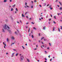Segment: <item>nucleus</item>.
<instances>
[{"label": "nucleus", "mask_w": 62, "mask_h": 62, "mask_svg": "<svg viewBox=\"0 0 62 62\" xmlns=\"http://www.w3.org/2000/svg\"><path fill=\"white\" fill-rule=\"evenodd\" d=\"M7 25L5 24V25L4 26L3 28L2 29V32H5V30L8 29H7Z\"/></svg>", "instance_id": "nucleus-1"}, {"label": "nucleus", "mask_w": 62, "mask_h": 62, "mask_svg": "<svg viewBox=\"0 0 62 62\" xmlns=\"http://www.w3.org/2000/svg\"><path fill=\"white\" fill-rule=\"evenodd\" d=\"M23 59V56H22L20 57V60L21 61H22Z\"/></svg>", "instance_id": "nucleus-2"}, {"label": "nucleus", "mask_w": 62, "mask_h": 62, "mask_svg": "<svg viewBox=\"0 0 62 62\" xmlns=\"http://www.w3.org/2000/svg\"><path fill=\"white\" fill-rule=\"evenodd\" d=\"M11 39L13 40V39H15V38H14V37L13 36H12V37L11 38Z\"/></svg>", "instance_id": "nucleus-3"}, {"label": "nucleus", "mask_w": 62, "mask_h": 62, "mask_svg": "<svg viewBox=\"0 0 62 62\" xmlns=\"http://www.w3.org/2000/svg\"><path fill=\"white\" fill-rule=\"evenodd\" d=\"M7 30H8V31L9 33H10L11 32V31L10 30H8L7 29Z\"/></svg>", "instance_id": "nucleus-4"}, {"label": "nucleus", "mask_w": 62, "mask_h": 62, "mask_svg": "<svg viewBox=\"0 0 62 62\" xmlns=\"http://www.w3.org/2000/svg\"><path fill=\"white\" fill-rule=\"evenodd\" d=\"M7 0H4V3H6V2H7Z\"/></svg>", "instance_id": "nucleus-5"}, {"label": "nucleus", "mask_w": 62, "mask_h": 62, "mask_svg": "<svg viewBox=\"0 0 62 62\" xmlns=\"http://www.w3.org/2000/svg\"><path fill=\"white\" fill-rule=\"evenodd\" d=\"M16 6V4H15L13 6V8H14Z\"/></svg>", "instance_id": "nucleus-6"}, {"label": "nucleus", "mask_w": 62, "mask_h": 62, "mask_svg": "<svg viewBox=\"0 0 62 62\" xmlns=\"http://www.w3.org/2000/svg\"><path fill=\"white\" fill-rule=\"evenodd\" d=\"M27 60L28 61V62H30V61H29V60L28 59H27Z\"/></svg>", "instance_id": "nucleus-7"}, {"label": "nucleus", "mask_w": 62, "mask_h": 62, "mask_svg": "<svg viewBox=\"0 0 62 62\" xmlns=\"http://www.w3.org/2000/svg\"><path fill=\"white\" fill-rule=\"evenodd\" d=\"M45 28H46V27H44L43 28V29L44 30H45Z\"/></svg>", "instance_id": "nucleus-8"}, {"label": "nucleus", "mask_w": 62, "mask_h": 62, "mask_svg": "<svg viewBox=\"0 0 62 62\" xmlns=\"http://www.w3.org/2000/svg\"><path fill=\"white\" fill-rule=\"evenodd\" d=\"M22 17H25L24 16V15H23V14H22Z\"/></svg>", "instance_id": "nucleus-9"}, {"label": "nucleus", "mask_w": 62, "mask_h": 62, "mask_svg": "<svg viewBox=\"0 0 62 62\" xmlns=\"http://www.w3.org/2000/svg\"><path fill=\"white\" fill-rule=\"evenodd\" d=\"M8 28V29H10V28L8 26H7Z\"/></svg>", "instance_id": "nucleus-10"}, {"label": "nucleus", "mask_w": 62, "mask_h": 62, "mask_svg": "<svg viewBox=\"0 0 62 62\" xmlns=\"http://www.w3.org/2000/svg\"><path fill=\"white\" fill-rule=\"evenodd\" d=\"M8 40H9V39H8V38H7V41H8Z\"/></svg>", "instance_id": "nucleus-11"}, {"label": "nucleus", "mask_w": 62, "mask_h": 62, "mask_svg": "<svg viewBox=\"0 0 62 62\" xmlns=\"http://www.w3.org/2000/svg\"><path fill=\"white\" fill-rule=\"evenodd\" d=\"M33 29H35V30H37V29H36V28H35V27H33Z\"/></svg>", "instance_id": "nucleus-12"}, {"label": "nucleus", "mask_w": 62, "mask_h": 62, "mask_svg": "<svg viewBox=\"0 0 62 62\" xmlns=\"http://www.w3.org/2000/svg\"><path fill=\"white\" fill-rule=\"evenodd\" d=\"M59 3L60 5L61 6V5H62V4H61V3H60V2H59Z\"/></svg>", "instance_id": "nucleus-13"}, {"label": "nucleus", "mask_w": 62, "mask_h": 62, "mask_svg": "<svg viewBox=\"0 0 62 62\" xmlns=\"http://www.w3.org/2000/svg\"><path fill=\"white\" fill-rule=\"evenodd\" d=\"M18 54H16V56H18Z\"/></svg>", "instance_id": "nucleus-14"}, {"label": "nucleus", "mask_w": 62, "mask_h": 62, "mask_svg": "<svg viewBox=\"0 0 62 62\" xmlns=\"http://www.w3.org/2000/svg\"><path fill=\"white\" fill-rule=\"evenodd\" d=\"M11 11H13V8H11Z\"/></svg>", "instance_id": "nucleus-15"}, {"label": "nucleus", "mask_w": 62, "mask_h": 62, "mask_svg": "<svg viewBox=\"0 0 62 62\" xmlns=\"http://www.w3.org/2000/svg\"><path fill=\"white\" fill-rule=\"evenodd\" d=\"M54 18L55 19H56V16H54Z\"/></svg>", "instance_id": "nucleus-16"}, {"label": "nucleus", "mask_w": 62, "mask_h": 62, "mask_svg": "<svg viewBox=\"0 0 62 62\" xmlns=\"http://www.w3.org/2000/svg\"><path fill=\"white\" fill-rule=\"evenodd\" d=\"M44 39V37H42L41 39V40H42V39Z\"/></svg>", "instance_id": "nucleus-17"}, {"label": "nucleus", "mask_w": 62, "mask_h": 62, "mask_svg": "<svg viewBox=\"0 0 62 62\" xmlns=\"http://www.w3.org/2000/svg\"><path fill=\"white\" fill-rule=\"evenodd\" d=\"M60 10H62V7H60Z\"/></svg>", "instance_id": "nucleus-18"}, {"label": "nucleus", "mask_w": 62, "mask_h": 62, "mask_svg": "<svg viewBox=\"0 0 62 62\" xmlns=\"http://www.w3.org/2000/svg\"><path fill=\"white\" fill-rule=\"evenodd\" d=\"M14 44V43H13L11 44V46H12V44L13 45Z\"/></svg>", "instance_id": "nucleus-19"}, {"label": "nucleus", "mask_w": 62, "mask_h": 62, "mask_svg": "<svg viewBox=\"0 0 62 62\" xmlns=\"http://www.w3.org/2000/svg\"><path fill=\"white\" fill-rule=\"evenodd\" d=\"M44 41H46V40H47V39H44Z\"/></svg>", "instance_id": "nucleus-20"}, {"label": "nucleus", "mask_w": 62, "mask_h": 62, "mask_svg": "<svg viewBox=\"0 0 62 62\" xmlns=\"http://www.w3.org/2000/svg\"><path fill=\"white\" fill-rule=\"evenodd\" d=\"M31 37H32V38H34V36H33V35H31Z\"/></svg>", "instance_id": "nucleus-21"}, {"label": "nucleus", "mask_w": 62, "mask_h": 62, "mask_svg": "<svg viewBox=\"0 0 62 62\" xmlns=\"http://www.w3.org/2000/svg\"><path fill=\"white\" fill-rule=\"evenodd\" d=\"M30 28H29V31H28V32H29V31H30Z\"/></svg>", "instance_id": "nucleus-22"}, {"label": "nucleus", "mask_w": 62, "mask_h": 62, "mask_svg": "<svg viewBox=\"0 0 62 62\" xmlns=\"http://www.w3.org/2000/svg\"><path fill=\"white\" fill-rule=\"evenodd\" d=\"M34 2H37V0H34Z\"/></svg>", "instance_id": "nucleus-23"}, {"label": "nucleus", "mask_w": 62, "mask_h": 62, "mask_svg": "<svg viewBox=\"0 0 62 62\" xmlns=\"http://www.w3.org/2000/svg\"><path fill=\"white\" fill-rule=\"evenodd\" d=\"M50 9L51 10H52V9H53V8H50Z\"/></svg>", "instance_id": "nucleus-24"}, {"label": "nucleus", "mask_w": 62, "mask_h": 62, "mask_svg": "<svg viewBox=\"0 0 62 62\" xmlns=\"http://www.w3.org/2000/svg\"><path fill=\"white\" fill-rule=\"evenodd\" d=\"M55 29V28H54V27L53 29V31H54Z\"/></svg>", "instance_id": "nucleus-25"}, {"label": "nucleus", "mask_w": 62, "mask_h": 62, "mask_svg": "<svg viewBox=\"0 0 62 62\" xmlns=\"http://www.w3.org/2000/svg\"><path fill=\"white\" fill-rule=\"evenodd\" d=\"M22 47L23 48V49H24V47L23 46H22Z\"/></svg>", "instance_id": "nucleus-26"}, {"label": "nucleus", "mask_w": 62, "mask_h": 62, "mask_svg": "<svg viewBox=\"0 0 62 62\" xmlns=\"http://www.w3.org/2000/svg\"><path fill=\"white\" fill-rule=\"evenodd\" d=\"M31 23L32 24H34L35 23H33V22H31Z\"/></svg>", "instance_id": "nucleus-27"}, {"label": "nucleus", "mask_w": 62, "mask_h": 62, "mask_svg": "<svg viewBox=\"0 0 62 62\" xmlns=\"http://www.w3.org/2000/svg\"><path fill=\"white\" fill-rule=\"evenodd\" d=\"M53 22L55 24H56V23L55 22H54V21Z\"/></svg>", "instance_id": "nucleus-28"}, {"label": "nucleus", "mask_w": 62, "mask_h": 62, "mask_svg": "<svg viewBox=\"0 0 62 62\" xmlns=\"http://www.w3.org/2000/svg\"><path fill=\"white\" fill-rule=\"evenodd\" d=\"M58 14V16H59V14H60V15H61V14Z\"/></svg>", "instance_id": "nucleus-29"}, {"label": "nucleus", "mask_w": 62, "mask_h": 62, "mask_svg": "<svg viewBox=\"0 0 62 62\" xmlns=\"http://www.w3.org/2000/svg\"><path fill=\"white\" fill-rule=\"evenodd\" d=\"M16 10L17 11H18V9H17V8H16Z\"/></svg>", "instance_id": "nucleus-30"}, {"label": "nucleus", "mask_w": 62, "mask_h": 62, "mask_svg": "<svg viewBox=\"0 0 62 62\" xmlns=\"http://www.w3.org/2000/svg\"><path fill=\"white\" fill-rule=\"evenodd\" d=\"M27 13V12H26L25 13V15H26V14Z\"/></svg>", "instance_id": "nucleus-31"}, {"label": "nucleus", "mask_w": 62, "mask_h": 62, "mask_svg": "<svg viewBox=\"0 0 62 62\" xmlns=\"http://www.w3.org/2000/svg\"><path fill=\"white\" fill-rule=\"evenodd\" d=\"M15 33L16 35H17V32L16 31L15 32Z\"/></svg>", "instance_id": "nucleus-32"}, {"label": "nucleus", "mask_w": 62, "mask_h": 62, "mask_svg": "<svg viewBox=\"0 0 62 62\" xmlns=\"http://www.w3.org/2000/svg\"><path fill=\"white\" fill-rule=\"evenodd\" d=\"M31 8H33V6H32L31 7Z\"/></svg>", "instance_id": "nucleus-33"}, {"label": "nucleus", "mask_w": 62, "mask_h": 62, "mask_svg": "<svg viewBox=\"0 0 62 62\" xmlns=\"http://www.w3.org/2000/svg\"><path fill=\"white\" fill-rule=\"evenodd\" d=\"M58 29H59V31L60 32V29H59V28H58Z\"/></svg>", "instance_id": "nucleus-34"}, {"label": "nucleus", "mask_w": 62, "mask_h": 62, "mask_svg": "<svg viewBox=\"0 0 62 62\" xmlns=\"http://www.w3.org/2000/svg\"><path fill=\"white\" fill-rule=\"evenodd\" d=\"M26 18H28V16H26Z\"/></svg>", "instance_id": "nucleus-35"}, {"label": "nucleus", "mask_w": 62, "mask_h": 62, "mask_svg": "<svg viewBox=\"0 0 62 62\" xmlns=\"http://www.w3.org/2000/svg\"><path fill=\"white\" fill-rule=\"evenodd\" d=\"M48 57H49V58H50V55H49L48 56Z\"/></svg>", "instance_id": "nucleus-36"}, {"label": "nucleus", "mask_w": 62, "mask_h": 62, "mask_svg": "<svg viewBox=\"0 0 62 62\" xmlns=\"http://www.w3.org/2000/svg\"><path fill=\"white\" fill-rule=\"evenodd\" d=\"M26 6L28 8H29V6H28L27 5H26Z\"/></svg>", "instance_id": "nucleus-37"}, {"label": "nucleus", "mask_w": 62, "mask_h": 62, "mask_svg": "<svg viewBox=\"0 0 62 62\" xmlns=\"http://www.w3.org/2000/svg\"><path fill=\"white\" fill-rule=\"evenodd\" d=\"M14 53H13L12 54V55H13H13H14Z\"/></svg>", "instance_id": "nucleus-38"}, {"label": "nucleus", "mask_w": 62, "mask_h": 62, "mask_svg": "<svg viewBox=\"0 0 62 62\" xmlns=\"http://www.w3.org/2000/svg\"><path fill=\"white\" fill-rule=\"evenodd\" d=\"M4 45H5V46H6L7 45H6V44H4Z\"/></svg>", "instance_id": "nucleus-39"}, {"label": "nucleus", "mask_w": 62, "mask_h": 62, "mask_svg": "<svg viewBox=\"0 0 62 62\" xmlns=\"http://www.w3.org/2000/svg\"><path fill=\"white\" fill-rule=\"evenodd\" d=\"M13 50H14V51H16V49H13Z\"/></svg>", "instance_id": "nucleus-40"}, {"label": "nucleus", "mask_w": 62, "mask_h": 62, "mask_svg": "<svg viewBox=\"0 0 62 62\" xmlns=\"http://www.w3.org/2000/svg\"><path fill=\"white\" fill-rule=\"evenodd\" d=\"M45 53H46V54H47V52H46V51H45Z\"/></svg>", "instance_id": "nucleus-41"}, {"label": "nucleus", "mask_w": 62, "mask_h": 62, "mask_svg": "<svg viewBox=\"0 0 62 62\" xmlns=\"http://www.w3.org/2000/svg\"><path fill=\"white\" fill-rule=\"evenodd\" d=\"M27 5V3L26 2L25 3V5Z\"/></svg>", "instance_id": "nucleus-42"}, {"label": "nucleus", "mask_w": 62, "mask_h": 62, "mask_svg": "<svg viewBox=\"0 0 62 62\" xmlns=\"http://www.w3.org/2000/svg\"><path fill=\"white\" fill-rule=\"evenodd\" d=\"M47 50H49V47H47Z\"/></svg>", "instance_id": "nucleus-43"}, {"label": "nucleus", "mask_w": 62, "mask_h": 62, "mask_svg": "<svg viewBox=\"0 0 62 62\" xmlns=\"http://www.w3.org/2000/svg\"><path fill=\"white\" fill-rule=\"evenodd\" d=\"M40 36V33H39V36Z\"/></svg>", "instance_id": "nucleus-44"}, {"label": "nucleus", "mask_w": 62, "mask_h": 62, "mask_svg": "<svg viewBox=\"0 0 62 62\" xmlns=\"http://www.w3.org/2000/svg\"><path fill=\"white\" fill-rule=\"evenodd\" d=\"M49 44L50 45V46H51V43H49Z\"/></svg>", "instance_id": "nucleus-45"}, {"label": "nucleus", "mask_w": 62, "mask_h": 62, "mask_svg": "<svg viewBox=\"0 0 62 62\" xmlns=\"http://www.w3.org/2000/svg\"><path fill=\"white\" fill-rule=\"evenodd\" d=\"M20 23H22V21H21V20H20Z\"/></svg>", "instance_id": "nucleus-46"}, {"label": "nucleus", "mask_w": 62, "mask_h": 62, "mask_svg": "<svg viewBox=\"0 0 62 62\" xmlns=\"http://www.w3.org/2000/svg\"><path fill=\"white\" fill-rule=\"evenodd\" d=\"M51 7H52V6L51 5H50V6L49 7V8H51Z\"/></svg>", "instance_id": "nucleus-47"}, {"label": "nucleus", "mask_w": 62, "mask_h": 62, "mask_svg": "<svg viewBox=\"0 0 62 62\" xmlns=\"http://www.w3.org/2000/svg\"><path fill=\"white\" fill-rule=\"evenodd\" d=\"M52 59H50V61H52Z\"/></svg>", "instance_id": "nucleus-48"}, {"label": "nucleus", "mask_w": 62, "mask_h": 62, "mask_svg": "<svg viewBox=\"0 0 62 62\" xmlns=\"http://www.w3.org/2000/svg\"><path fill=\"white\" fill-rule=\"evenodd\" d=\"M39 43H40V40L39 41Z\"/></svg>", "instance_id": "nucleus-49"}, {"label": "nucleus", "mask_w": 62, "mask_h": 62, "mask_svg": "<svg viewBox=\"0 0 62 62\" xmlns=\"http://www.w3.org/2000/svg\"><path fill=\"white\" fill-rule=\"evenodd\" d=\"M61 29H62V26H61Z\"/></svg>", "instance_id": "nucleus-50"}, {"label": "nucleus", "mask_w": 62, "mask_h": 62, "mask_svg": "<svg viewBox=\"0 0 62 62\" xmlns=\"http://www.w3.org/2000/svg\"><path fill=\"white\" fill-rule=\"evenodd\" d=\"M26 28H28V26H26Z\"/></svg>", "instance_id": "nucleus-51"}, {"label": "nucleus", "mask_w": 62, "mask_h": 62, "mask_svg": "<svg viewBox=\"0 0 62 62\" xmlns=\"http://www.w3.org/2000/svg\"><path fill=\"white\" fill-rule=\"evenodd\" d=\"M51 19H49V21H51Z\"/></svg>", "instance_id": "nucleus-52"}, {"label": "nucleus", "mask_w": 62, "mask_h": 62, "mask_svg": "<svg viewBox=\"0 0 62 62\" xmlns=\"http://www.w3.org/2000/svg\"><path fill=\"white\" fill-rule=\"evenodd\" d=\"M12 1V0H10V2H11Z\"/></svg>", "instance_id": "nucleus-53"}, {"label": "nucleus", "mask_w": 62, "mask_h": 62, "mask_svg": "<svg viewBox=\"0 0 62 62\" xmlns=\"http://www.w3.org/2000/svg\"><path fill=\"white\" fill-rule=\"evenodd\" d=\"M4 48H5V49L6 48V46H4Z\"/></svg>", "instance_id": "nucleus-54"}, {"label": "nucleus", "mask_w": 62, "mask_h": 62, "mask_svg": "<svg viewBox=\"0 0 62 62\" xmlns=\"http://www.w3.org/2000/svg\"><path fill=\"white\" fill-rule=\"evenodd\" d=\"M31 35V34H30V33L29 34V36H30Z\"/></svg>", "instance_id": "nucleus-55"}, {"label": "nucleus", "mask_w": 62, "mask_h": 62, "mask_svg": "<svg viewBox=\"0 0 62 62\" xmlns=\"http://www.w3.org/2000/svg\"><path fill=\"white\" fill-rule=\"evenodd\" d=\"M42 44H43V42H41Z\"/></svg>", "instance_id": "nucleus-56"}, {"label": "nucleus", "mask_w": 62, "mask_h": 62, "mask_svg": "<svg viewBox=\"0 0 62 62\" xmlns=\"http://www.w3.org/2000/svg\"><path fill=\"white\" fill-rule=\"evenodd\" d=\"M34 50H37V48H36L34 49Z\"/></svg>", "instance_id": "nucleus-57"}, {"label": "nucleus", "mask_w": 62, "mask_h": 62, "mask_svg": "<svg viewBox=\"0 0 62 62\" xmlns=\"http://www.w3.org/2000/svg\"><path fill=\"white\" fill-rule=\"evenodd\" d=\"M31 33H33V31H32L31 32Z\"/></svg>", "instance_id": "nucleus-58"}, {"label": "nucleus", "mask_w": 62, "mask_h": 62, "mask_svg": "<svg viewBox=\"0 0 62 62\" xmlns=\"http://www.w3.org/2000/svg\"><path fill=\"white\" fill-rule=\"evenodd\" d=\"M39 6L40 7H41V6L40 5H39Z\"/></svg>", "instance_id": "nucleus-59"}, {"label": "nucleus", "mask_w": 62, "mask_h": 62, "mask_svg": "<svg viewBox=\"0 0 62 62\" xmlns=\"http://www.w3.org/2000/svg\"><path fill=\"white\" fill-rule=\"evenodd\" d=\"M41 47L42 48V49H43V47H42V46H41Z\"/></svg>", "instance_id": "nucleus-60"}, {"label": "nucleus", "mask_w": 62, "mask_h": 62, "mask_svg": "<svg viewBox=\"0 0 62 62\" xmlns=\"http://www.w3.org/2000/svg\"><path fill=\"white\" fill-rule=\"evenodd\" d=\"M31 3H33V1H31Z\"/></svg>", "instance_id": "nucleus-61"}, {"label": "nucleus", "mask_w": 62, "mask_h": 62, "mask_svg": "<svg viewBox=\"0 0 62 62\" xmlns=\"http://www.w3.org/2000/svg\"><path fill=\"white\" fill-rule=\"evenodd\" d=\"M40 17H42V15H41L40 16Z\"/></svg>", "instance_id": "nucleus-62"}, {"label": "nucleus", "mask_w": 62, "mask_h": 62, "mask_svg": "<svg viewBox=\"0 0 62 62\" xmlns=\"http://www.w3.org/2000/svg\"><path fill=\"white\" fill-rule=\"evenodd\" d=\"M25 8H26V6H25Z\"/></svg>", "instance_id": "nucleus-63"}, {"label": "nucleus", "mask_w": 62, "mask_h": 62, "mask_svg": "<svg viewBox=\"0 0 62 62\" xmlns=\"http://www.w3.org/2000/svg\"><path fill=\"white\" fill-rule=\"evenodd\" d=\"M57 7H59V5H57Z\"/></svg>", "instance_id": "nucleus-64"}]
</instances>
